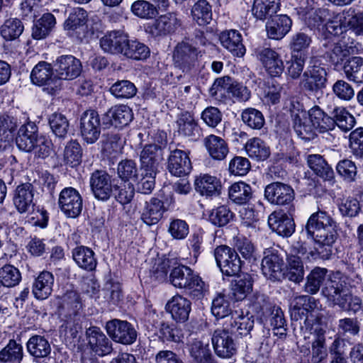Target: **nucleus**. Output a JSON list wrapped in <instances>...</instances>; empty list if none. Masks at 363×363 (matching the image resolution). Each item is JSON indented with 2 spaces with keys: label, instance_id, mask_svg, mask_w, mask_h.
<instances>
[{
  "label": "nucleus",
  "instance_id": "f257e3e1",
  "mask_svg": "<svg viewBox=\"0 0 363 363\" xmlns=\"http://www.w3.org/2000/svg\"><path fill=\"white\" fill-rule=\"evenodd\" d=\"M306 230L308 236L322 247H326L327 258L332 253L331 246L337 238L336 223L326 212L318 211L308 219Z\"/></svg>",
  "mask_w": 363,
  "mask_h": 363
},
{
  "label": "nucleus",
  "instance_id": "f03ea898",
  "mask_svg": "<svg viewBox=\"0 0 363 363\" xmlns=\"http://www.w3.org/2000/svg\"><path fill=\"white\" fill-rule=\"evenodd\" d=\"M322 292L329 301L343 311L356 313L361 309V299L352 295L350 286L344 278L339 276L330 278Z\"/></svg>",
  "mask_w": 363,
  "mask_h": 363
},
{
  "label": "nucleus",
  "instance_id": "7ed1b4c3",
  "mask_svg": "<svg viewBox=\"0 0 363 363\" xmlns=\"http://www.w3.org/2000/svg\"><path fill=\"white\" fill-rule=\"evenodd\" d=\"M291 317L296 320L304 319V327H303V335L304 340L309 338L307 335L308 331L311 326L318 325L324 328L321 321L322 315L320 313L319 302L308 296H299L296 297L292 303Z\"/></svg>",
  "mask_w": 363,
  "mask_h": 363
},
{
  "label": "nucleus",
  "instance_id": "20e7f679",
  "mask_svg": "<svg viewBox=\"0 0 363 363\" xmlns=\"http://www.w3.org/2000/svg\"><path fill=\"white\" fill-rule=\"evenodd\" d=\"M53 65L41 61L33 69L30 73V80L33 84L44 86V90L51 95L55 94L61 89L62 82L53 77Z\"/></svg>",
  "mask_w": 363,
  "mask_h": 363
},
{
  "label": "nucleus",
  "instance_id": "39448f33",
  "mask_svg": "<svg viewBox=\"0 0 363 363\" xmlns=\"http://www.w3.org/2000/svg\"><path fill=\"white\" fill-rule=\"evenodd\" d=\"M214 257L223 274L233 277L240 272L242 262L235 250L227 245H220L215 249Z\"/></svg>",
  "mask_w": 363,
  "mask_h": 363
},
{
  "label": "nucleus",
  "instance_id": "423d86ee",
  "mask_svg": "<svg viewBox=\"0 0 363 363\" xmlns=\"http://www.w3.org/2000/svg\"><path fill=\"white\" fill-rule=\"evenodd\" d=\"M58 206L68 218L78 217L83 208V199L80 193L73 187L64 188L60 193Z\"/></svg>",
  "mask_w": 363,
  "mask_h": 363
},
{
  "label": "nucleus",
  "instance_id": "0eeeda50",
  "mask_svg": "<svg viewBox=\"0 0 363 363\" xmlns=\"http://www.w3.org/2000/svg\"><path fill=\"white\" fill-rule=\"evenodd\" d=\"M106 330L113 341L123 345H130L137 338L135 329L126 320L118 319L109 320L106 324Z\"/></svg>",
  "mask_w": 363,
  "mask_h": 363
},
{
  "label": "nucleus",
  "instance_id": "6e6552de",
  "mask_svg": "<svg viewBox=\"0 0 363 363\" xmlns=\"http://www.w3.org/2000/svg\"><path fill=\"white\" fill-rule=\"evenodd\" d=\"M79 129L86 143L93 144L98 140L101 134V121L96 111L89 109L82 114Z\"/></svg>",
  "mask_w": 363,
  "mask_h": 363
},
{
  "label": "nucleus",
  "instance_id": "1a4fd4ad",
  "mask_svg": "<svg viewBox=\"0 0 363 363\" xmlns=\"http://www.w3.org/2000/svg\"><path fill=\"white\" fill-rule=\"evenodd\" d=\"M54 72L59 80H72L77 78L82 72L80 60L72 55H62L53 62Z\"/></svg>",
  "mask_w": 363,
  "mask_h": 363
},
{
  "label": "nucleus",
  "instance_id": "9d476101",
  "mask_svg": "<svg viewBox=\"0 0 363 363\" xmlns=\"http://www.w3.org/2000/svg\"><path fill=\"white\" fill-rule=\"evenodd\" d=\"M264 196L272 204L287 205L289 204L295 197L293 188L282 182H272L265 187Z\"/></svg>",
  "mask_w": 363,
  "mask_h": 363
},
{
  "label": "nucleus",
  "instance_id": "9b49d317",
  "mask_svg": "<svg viewBox=\"0 0 363 363\" xmlns=\"http://www.w3.org/2000/svg\"><path fill=\"white\" fill-rule=\"evenodd\" d=\"M352 18V9L337 13L330 12L327 23L323 27L325 39H330L331 36L335 37L342 34L350 26V20Z\"/></svg>",
  "mask_w": 363,
  "mask_h": 363
},
{
  "label": "nucleus",
  "instance_id": "f8f14e48",
  "mask_svg": "<svg viewBox=\"0 0 363 363\" xmlns=\"http://www.w3.org/2000/svg\"><path fill=\"white\" fill-rule=\"evenodd\" d=\"M327 73L320 65H309L303 72L301 85L307 91L316 93L325 87Z\"/></svg>",
  "mask_w": 363,
  "mask_h": 363
},
{
  "label": "nucleus",
  "instance_id": "ddd939ff",
  "mask_svg": "<svg viewBox=\"0 0 363 363\" xmlns=\"http://www.w3.org/2000/svg\"><path fill=\"white\" fill-rule=\"evenodd\" d=\"M256 57L262 62L267 73L272 77L281 75L284 69V62L275 50L260 48L255 50Z\"/></svg>",
  "mask_w": 363,
  "mask_h": 363
},
{
  "label": "nucleus",
  "instance_id": "4468645a",
  "mask_svg": "<svg viewBox=\"0 0 363 363\" xmlns=\"http://www.w3.org/2000/svg\"><path fill=\"white\" fill-rule=\"evenodd\" d=\"M212 344L216 354L222 358H230L236 352L232 334L223 325L214 331Z\"/></svg>",
  "mask_w": 363,
  "mask_h": 363
},
{
  "label": "nucleus",
  "instance_id": "2eb2a0df",
  "mask_svg": "<svg viewBox=\"0 0 363 363\" xmlns=\"http://www.w3.org/2000/svg\"><path fill=\"white\" fill-rule=\"evenodd\" d=\"M133 114L131 108L125 105L111 107L102 117V124L106 128H121L132 121Z\"/></svg>",
  "mask_w": 363,
  "mask_h": 363
},
{
  "label": "nucleus",
  "instance_id": "dca6fc26",
  "mask_svg": "<svg viewBox=\"0 0 363 363\" xmlns=\"http://www.w3.org/2000/svg\"><path fill=\"white\" fill-rule=\"evenodd\" d=\"M227 91L232 96L238 101H245L250 98V91L248 89L240 84H230V78L229 77L217 79L213 83L211 88V94L218 95L223 94V92Z\"/></svg>",
  "mask_w": 363,
  "mask_h": 363
},
{
  "label": "nucleus",
  "instance_id": "f3484780",
  "mask_svg": "<svg viewBox=\"0 0 363 363\" xmlns=\"http://www.w3.org/2000/svg\"><path fill=\"white\" fill-rule=\"evenodd\" d=\"M90 186L98 200L107 201L113 193L111 177L105 171L96 170L91 174Z\"/></svg>",
  "mask_w": 363,
  "mask_h": 363
},
{
  "label": "nucleus",
  "instance_id": "a211bd4d",
  "mask_svg": "<svg viewBox=\"0 0 363 363\" xmlns=\"http://www.w3.org/2000/svg\"><path fill=\"white\" fill-rule=\"evenodd\" d=\"M310 328L307 335L309 336L308 344L311 343L312 356L311 361L313 363H320L327 357V350L325 349V330L318 325H314Z\"/></svg>",
  "mask_w": 363,
  "mask_h": 363
},
{
  "label": "nucleus",
  "instance_id": "6ab92c4d",
  "mask_svg": "<svg viewBox=\"0 0 363 363\" xmlns=\"http://www.w3.org/2000/svg\"><path fill=\"white\" fill-rule=\"evenodd\" d=\"M86 336L89 347L96 354L105 356L111 352V342L99 328L92 326L87 328Z\"/></svg>",
  "mask_w": 363,
  "mask_h": 363
},
{
  "label": "nucleus",
  "instance_id": "aec40b11",
  "mask_svg": "<svg viewBox=\"0 0 363 363\" xmlns=\"http://www.w3.org/2000/svg\"><path fill=\"white\" fill-rule=\"evenodd\" d=\"M38 128L34 122L28 121L19 128L16 137V144L19 150L30 152L39 138Z\"/></svg>",
  "mask_w": 363,
  "mask_h": 363
},
{
  "label": "nucleus",
  "instance_id": "412c9836",
  "mask_svg": "<svg viewBox=\"0 0 363 363\" xmlns=\"http://www.w3.org/2000/svg\"><path fill=\"white\" fill-rule=\"evenodd\" d=\"M254 318L252 315H239L237 313L228 317L223 325L232 335L237 334L240 337H246L250 335L254 327Z\"/></svg>",
  "mask_w": 363,
  "mask_h": 363
},
{
  "label": "nucleus",
  "instance_id": "4be33fe9",
  "mask_svg": "<svg viewBox=\"0 0 363 363\" xmlns=\"http://www.w3.org/2000/svg\"><path fill=\"white\" fill-rule=\"evenodd\" d=\"M269 228L283 237L291 236L295 230V223L291 217L283 211H274L268 217Z\"/></svg>",
  "mask_w": 363,
  "mask_h": 363
},
{
  "label": "nucleus",
  "instance_id": "5701e85b",
  "mask_svg": "<svg viewBox=\"0 0 363 363\" xmlns=\"http://www.w3.org/2000/svg\"><path fill=\"white\" fill-rule=\"evenodd\" d=\"M195 189L206 197H216L220 194V180L208 174H200L194 180Z\"/></svg>",
  "mask_w": 363,
  "mask_h": 363
},
{
  "label": "nucleus",
  "instance_id": "b1692460",
  "mask_svg": "<svg viewBox=\"0 0 363 363\" xmlns=\"http://www.w3.org/2000/svg\"><path fill=\"white\" fill-rule=\"evenodd\" d=\"M185 283L183 286V293L196 298H200L206 291V286L198 274L189 267L183 265V278Z\"/></svg>",
  "mask_w": 363,
  "mask_h": 363
},
{
  "label": "nucleus",
  "instance_id": "393cba45",
  "mask_svg": "<svg viewBox=\"0 0 363 363\" xmlns=\"http://www.w3.org/2000/svg\"><path fill=\"white\" fill-rule=\"evenodd\" d=\"M306 250L301 247L298 250L296 247L291 249L287 257V272L286 276L292 281L298 283L301 281L304 276V269L301 257L305 254Z\"/></svg>",
  "mask_w": 363,
  "mask_h": 363
},
{
  "label": "nucleus",
  "instance_id": "a878e982",
  "mask_svg": "<svg viewBox=\"0 0 363 363\" xmlns=\"http://www.w3.org/2000/svg\"><path fill=\"white\" fill-rule=\"evenodd\" d=\"M34 189L30 183L18 185L13 198V204L20 213L30 211L34 206Z\"/></svg>",
  "mask_w": 363,
  "mask_h": 363
},
{
  "label": "nucleus",
  "instance_id": "bb28decb",
  "mask_svg": "<svg viewBox=\"0 0 363 363\" xmlns=\"http://www.w3.org/2000/svg\"><path fill=\"white\" fill-rule=\"evenodd\" d=\"M284 262L279 255L271 253L265 256L262 261V271L263 274L272 281L281 280L284 277Z\"/></svg>",
  "mask_w": 363,
  "mask_h": 363
},
{
  "label": "nucleus",
  "instance_id": "cd10ccee",
  "mask_svg": "<svg viewBox=\"0 0 363 363\" xmlns=\"http://www.w3.org/2000/svg\"><path fill=\"white\" fill-rule=\"evenodd\" d=\"M128 38L124 33L113 30L101 38L100 46L106 52L123 55Z\"/></svg>",
  "mask_w": 363,
  "mask_h": 363
},
{
  "label": "nucleus",
  "instance_id": "c85d7f7f",
  "mask_svg": "<svg viewBox=\"0 0 363 363\" xmlns=\"http://www.w3.org/2000/svg\"><path fill=\"white\" fill-rule=\"evenodd\" d=\"M292 21L286 15H279L269 21L266 24V30L269 38L282 39L291 30Z\"/></svg>",
  "mask_w": 363,
  "mask_h": 363
},
{
  "label": "nucleus",
  "instance_id": "c756f323",
  "mask_svg": "<svg viewBox=\"0 0 363 363\" xmlns=\"http://www.w3.org/2000/svg\"><path fill=\"white\" fill-rule=\"evenodd\" d=\"M164 154L154 146L145 145L140 155V169L142 171L157 172V167L163 160Z\"/></svg>",
  "mask_w": 363,
  "mask_h": 363
},
{
  "label": "nucleus",
  "instance_id": "7c9ffc66",
  "mask_svg": "<svg viewBox=\"0 0 363 363\" xmlns=\"http://www.w3.org/2000/svg\"><path fill=\"white\" fill-rule=\"evenodd\" d=\"M166 211L163 201L157 198H152L150 201L145 203L141 219L148 225H155L161 220Z\"/></svg>",
  "mask_w": 363,
  "mask_h": 363
},
{
  "label": "nucleus",
  "instance_id": "2f4dec72",
  "mask_svg": "<svg viewBox=\"0 0 363 363\" xmlns=\"http://www.w3.org/2000/svg\"><path fill=\"white\" fill-rule=\"evenodd\" d=\"M54 276L48 271H43L36 277L33 284V294L39 300L46 299L52 291Z\"/></svg>",
  "mask_w": 363,
  "mask_h": 363
},
{
  "label": "nucleus",
  "instance_id": "473e14b6",
  "mask_svg": "<svg viewBox=\"0 0 363 363\" xmlns=\"http://www.w3.org/2000/svg\"><path fill=\"white\" fill-rule=\"evenodd\" d=\"M72 258L77 266L86 271H94L97 265V259L94 252L88 247L83 245L72 250Z\"/></svg>",
  "mask_w": 363,
  "mask_h": 363
},
{
  "label": "nucleus",
  "instance_id": "72a5a7b5",
  "mask_svg": "<svg viewBox=\"0 0 363 363\" xmlns=\"http://www.w3.org/2000/svg\"><path fill=\"white\" fill-rule=\"evenodd\" d=\"M220 40L222 45L229 50L234 56L242 57L245 53V48L242 44L241 34L231 30L221 33Z\"/></svg>",
  "mask_w": 363,
  "mask_h": 363
},
{
  "label": "nucleus",
  "instance_id": "f704fd0d",
  "mask_svg": "<svg viewBox=\"0 0 363 363\" xmlns=\"http://www.w3.org/2000/svg\"><path fill=\"white\" fill-rule=\"evenodd\" d=\"M315 130L325 132L334 129V121L319 106H314L306 113Z\"/></svg>",
  "mask_w": 363,
  "mask_h": 363
},
{
  "label": "nucleus",
  "instance_id": "c9c22d12",
  "mask_svg": "<svg viewBox=\"0 0 363 363\" xmlns=\"http://www.w3.org/2000/svg\"><path fill=\"white\" fill-rule=\"evenodd\" d=\"M294 129L297 135L304 140H310L315 135V130L311 125L310 120L308 119L306 112L298 111V113L293 114Z\"/></svg>",
  "mask_w": 363,
  "mask_h": 363
},
{
  "label": "nucleus",
  "instance_id": "e433bc0d",
  "mask_svg": "<svg viewBox=\"0 0 363 363\" xmlns=\"http://www.w3.org/2000/svg\"><path fill=\"white\" fill-rule=\"evenodd\" d=\"M204 146L209 155L214 160H222L228 153L227 143L222 138L209 135L203 140Z\"/></svg>",
  "mask_w": 363,
  "mask_h": 363
},
{
  "label": "nucleus",
  "instance_id": "4c0bfd02",
  "mask_svg": "<svg viewBox=\"0 0 363 363\" xmlns=\"http://www.w3.org/2000/svg\"><path fill=\"white\" fill-rule=\"evenodd\" d=\"M279 8L280 0H254L251 11L257 19L264 20L276 13Z\"/></svg>",
  "mask_w": 363,
  "mask_h": 363
},
{
  "label": "nucleus",
  "instance_id": "58836bf2",
  "mask_svg": "<svg viewBox=\"0 0 363 363\" xmlns=\"http://www.w3.org/2000/svg\"><path fill=\"white\" fill-rule=\"evenodd\" d=\"M64 305L67 308L72 309L73 318H69L65 320V328H72V326L79 325V318L78 317V311L82 308L80 296L79 294L74 291H67L63 296Z\"/></svg>",
  "mask_w": 363,
  "mask_h": 363
},
{
  "label": "nucleus",
  "instance_id": "ea45409f",
  "mask_svg": "<svg viewBox=\"0 0 363 363\" xmlns=\"http://www.w3.org/2000/svg\"><path fill=\"white\" fill-rule=\"evenodd\" d=\"M27 350L30 355L35 358L48 357L51 352V346L48 340L41 335H33L27 342Z\"/></svg>",
  "mask_w": 363,
  "mask_h": 363
},
{
  "label": "nucleus",
  "instance_id": "a19ab883",
  "mask_svg": "<svg viewBox=\"0 0 363 363\" xmlns=\"http://www.w3.org/2000/svg\"><path fill=\"white\" fill-rule=\"evenodd\" d=\"M253 280L248 274L238 277L231 282V293L236 301L244 300L252 291Z\"/></svg>",
  "mask_w": 363,
  "mask_h": 363
},
{
  "label": "nucleus",
  "instance_id": "79ce46f5",
  "mask_svg": "<svg viewBox=\"0 0 363 363\" xmlns=\"http://www.w3.org/2000/svg\"><path fill=\"white\" fill-rule=\"evenodd\" d=\"M308 167L320 177L325 180H332L334 177V171L323 157L320 155H309L307 157Z\"/></svg>",
  "mask_w": 363,
  "mask_h": 363
},
{
  "label": "nucleus",
  "instance_id": "37998d69",
  "mask_svg": "<svg viewBox=\"0 0 363 363\" xmlns=\"http://www.w3.org/2000/svg\"><path fill=\"white\" fill-rule=\"evenodd\" d=\"M172 14L160 16L152 23L147 24L145 30L154 37L165 35L173 28L174 19Z\"/></svg>",
  "mask_w": 363,
  "mask_h": 363
},
{
  "label": "nucleus",
  "instance_id": "c03bdc74",
  "mask_svg": "<svg viewBox=\"0 0 363 363\" xmlns=\"http://www.w3.org/2000/svg\"><path fill=\"white\" fill-rule=\"evenodd\" d=\"M202 135V130L194 116V113L186 111L183 113V138L188 141H198Z\"/></svg>",
  "mask_w": 363,
  "mask_h": 363
},
{
  "label": "nucleus",
  "instance_id": "a18cd8bd",
  "mask_svg": "<svg viewBox=\"0 0 363 363\" xmlns=\"http://www.w3.org/2000/svg\"><path fill=\"white\" fill-rule=\"evenodd\" d=\"M248 156L256 160H265L270 155L269 147L259 138L250 139L245 145Z\"/></svg>",
  "mask_w": 363,
  "mask_h": 363
},
{
  "label": "nucleus",
  "instance_id": "49530a36",
  "mask_svg": "<svg viewBox=\"0 0 363 363\" xmlns=\"http://www.w3.org/2000/svg\"><path fill=\"white\" fill-rule=\"evenodd\" d=\"M228 195L233 202L242 205L251 199L252 191L249 184L245 182H236L230 186Z\"/></svg>",
  "mask_w": 363,
  "mask_h": 363
},
{
  "label": "nucleus",
  "instance_id": "de8ad7c7",
  "mask_svg": "<svg viewBox=\"0 0 363 363\" xmlns=\"http://www.w3.org/2000/svg\"><path fill=\"white\" fill-rule=\"evenodd\" d=\"M348 80L355 83H363V58L352 57L346 62L343 67Z\"/></svg>",
  "mask_w": 363,
  "mask_h": 363
},
{
  "label": "nucleus",
  "instance_id": "09e8293b",
  "mask_svg": "<svg viewBox=\"0 0 363 363\" xmlns=\"http://www.w3.org/2000/svg\"><path fill=\"white\" fill-rule=\"evenodd\" d=\"M323 46L325 48V55L335 65L342 62L349 55V50L345 45L335 43L332 40L325 39Z\"/></svg>",
  "mask_w": 363,
  "mask_h": 363
},
{
  "label": "nucleus",
  "instance_id": "8fccbe9b",
  "mask_svg": "<svg viewBox=\"0 0 363 363\" xmlns=\"http://www.w3.org/2000/svg\"><path fill=\"white\" fill-rule=\"evenodd\" d=\"M332 116L334 128L337 125L342 130L347 132L354 126V117L344 107L335 108L332 112Z\"/></svg>",
  "mask_w": 363,
  "mask_h": 363
},
{
  "label": "nucleus",
  "instance_id": "3c124183",
  "mask_svg": "<svg viewBox=\"0 0 363 363\" xmlns=\"http://www.w3.org/2000/svg\"><path fill=\"white\" fill-rule=\"evenodd\" d=\"M21 281V273L12 264H5L0 268V284L6 288L14 287Z\"/></svg>",
  "mask_w": 363,
  "mask_h": 363
},
{
  "label": "nucleus",
  "instance_id": "603ef678",
  "mask_svg": "<svg viewBox=\"0 0 363 363\" xmlns=\"http://www.w3.org/2000/svg\"><path fill=\"white\" fill-rule=\"evenodd\" d=\"M150 48L138 40H130L125 47L123 55L136 60H145L150 56Z\"/></svg>",
  "mask_w": 363,
  "mask_h": 363
},
{
  "label": "nucleus",
  "instance_id": "864d4df0",
  "mask_svg": "<svg viewBox=\"0 0 363 363\" xmlns=\"http://www.w3.org/2000/svg\"><path fill=\"white\" fill-rule=\"evenodd\" d=\"M191 16L199 25L209 23L212 18L211 6L206 0H199L191 9Z\"/></svg>",
  "mask_w": 363,
  "mask_h": 363
},
{
  "label": "nucleus",
  "instance_id": "5fc2aeb1",
  "mask_svg": "<svg viewBox=\"0 0 363 363\" xmlns=\"http://www.w3.org/2000/svg\"><path fill=\"white\" fill-rule=\"evenodd\" d=\"M23 359V347L15 340H11L7 345L0 351V360L11 363H20Z\"/></svg>",
  "mask_w": 363,
  "mask_h": 363
},
{
  "label": "nucleus",
  "instance_id": "6e6d98bb",
  "mask_svg": "<svg viewBox=\"0 0 363 363\" xmlns=\"http://www.w3.org/2000/svg\"><path fill=\"white\" fill-rule=\"evenodd\" d=\"M328 270L325 268L315 267L307 277V281L305 285L306 291L310 294L317 293L325 281Z\"/></svg>",
  "mask_w": 363,
  "mask_h": 363
},
{
  "label": "nucleus",
  "instance_id": "4d7b16f0",
  "mask_svg": "<svg viewBox=\"0 0 363 363\" xmlns=\"http://www.w3.org/2000/svg\"><path fill=\"white\" fill-rule=\"evenodd\" d=\"M24 29L22 22L18 18H9L5 21L1 27V35L6 40L18 38Z\"/></svg>",
  "mask_w": 363,
  "mask_h": 363
},
{
  "label": "nucleus",
  "instance_id": "13d9d810",
  "mask_svg": "<svg viewBox=\"0 0 363 363\" xmlns=\"http://www.w3.org/2000/svg\"><path fill=\"white\" fill-rule=\"evenodd\" d=\"M190 354L199 363H213L208 342L196 340L190 345Z\"/></svg>",
  "mask_w": 363,
  "mask_h": 363
},
{
  "label": "nucleus",
  "instance_id": "bf43d9fd",
  "mask_svg": "<svg viewBox=\"0 0 363 363\" xmlns=\"http://www.w3.org/2000/svg\"><path fill=\"white\" fill-rule=\"evenodd\" d=\"M110 92L118 99H130L136 94L137 89L131 82L121 80L111 86Z\"/></svg>",
  "mask_w": 363,
  "mask_h": 363
},
{
  "label": "nucleus",
  "instance_id": "052dcab7",
  "mask_svg": "<svg viewBox=\"0 0 363 363\" xmlns=\"http://www.w3.org/2000/svg\"><path fill=\"white\" fill-rule=\"evenodd\" d=\"M202 241V236L199 233H195L188 238L186 245L189 257H186L184 259L189 264H195L197 262L201 253Z\"/></svg>",
  "mask_w": 363,
  "mask_h": 363
},
{
  "label": "nucleus",
  "instance_id": "680f3d73",
  "mask_svg": "<svg viewBox=\"0 0 363 363\" xmlns=\"http://www.w3.org/2000/svg\"><path fill=\"white\" fill-rule=\"evenodd\" d=\"M241 117L243 123L252 129L259 130L264 124V118L262 112L253 108L245 109Z\"/></svg>",
  "mask_w": 363,
  "mask_h": 363
},
{
  "label": "nucleus",
  "instance_id": "e2e57ef3",
  "mask_svg": "<svg viewBox=\"0 0 363 363\" xmlns=\"http://www.w3.org/2000/svg\"><path fill=\"white\" fill-rule=\"evenodd\" d=\"M49 124L57 137H65L69 129V122L64 115L59 113H52L49 118Z\"/></svg>",
  "mask_w": 363,
  "mask_h": 363
},
{
  "label": "nucleus",
  "instance_id": "0e129e2a",
  "mask_svg": "<svg viewBox=\"0 0 363 363\" xmlns=\"http://www.w3.org/2000/svg\"><path fill=\"white\" fill-rule=\"evenodd\" d=\"M233 218V213L230 208L225 205L213 208L209 215V220L213 225L218 226L227 225Z\"/></svg>",
  "mask_w": 363,
  "mask_h": 363
},
{
  "label": "nucleus",
  "instance_id": "69168bd1",
  "mask_svg": "<svg viewBox=\"0 0 363 363\" xmlns=\"http://www.w3.org/2000/svg\"><path fill=\"white\" fill-rule=\"evenodd\" d=\"M131 11L135 16L143 18H152L158 13L155 5L145 0H138L133 2Z\"/></svg>",
  "mask_w": 363,
  "mask_h": 363
},
{
  "label": "nucleus",
  "instance_id": "338daca9",
  "mask_svg": "<svg viewBox=\"0 0 363 363\" xmlns=\"http://www.w3.org/2000/svg\"><path fill=\"white\" fill-rule=\"evenodd\" d=\"M86 11L82 8H75L69 13L65 22V29L69 31H74L80 28L85 24Z\"/></svg>",
  "mask_w": 363,
  "mask_h": 363
},
{
  "label": "nucleus",
  "instance_id": "774afa93",
  "mask_svg": "<svg viewBox=\"0 0 363 363\" xmlns=\"http://www.w3.org/2000/svg\"><path fill=\"white\" fill-rule=\"evenodd\" d=\"M117 173L123 181L135 179L138 176L136 163L132 160H123L118 164Z\"/></svg>",
  "mask_w": 363,
  "mask_h": 363
}]
</instances>
